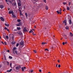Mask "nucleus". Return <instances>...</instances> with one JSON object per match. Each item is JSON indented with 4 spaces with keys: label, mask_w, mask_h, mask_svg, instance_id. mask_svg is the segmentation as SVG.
<instances>
[{
    "label": "nucleus",
    "mask_w": 73,
    "mask_h": 73,
    "mask_svg": "<svg viewBox=\"0 0 73 73\" xmlns=\"http://www.w3.org/2000/svg\"><path fill=\"white\" fill-rule=\"evenodd\" d=\"M17 26L19 27V26H20V25L19 24H17Z\"/></svg>",
    "instance_id": "obj_37"
},
{
    "label": "nucleus",
    "mask_w": 73,
    "mask_h": 73,
    "mask_svg": "<svg viewBox=\"0 0 73 73\" xmlns=\"http://www.w3.org/2000/svg\"><path fill=\"white\" fill-rule=\"evenodd\" d=\"M39 71L40 72H42L41 70H39Z\"/></svg>",
    "instance_id": "obj_47"
},
{
    "label": "nucleus",
    "mask_w": 73,
    "mask_h": 73,
    "mask_svg": "<svg viewBox=\"0 0 73 73\" xmlns=\"http://www.w3.org/2000/svg\"><path fill=\"white\" fill-rule=\"evenodd\" d=\"M0 8L1 9H3L4 8V6L2 5H0Z\"/></svg>",
    "instance_id": "obj_16"
},
{
    "label": "nucleus",
    "mask_w": 73,
    "mask_h": 73,
    "mask_svg": "<svg viewBox=\"0 0 73 73\" xmlns=\"http://www.w3.org/2000/svg\"><path fill=\"white\" fill-rule=\"evenodd\" d=\"M15 44V41L12 42V45H13V44Z\"/></svg>",
    "instance_id": "obj_21"
},
{
    "label": "nucleus",
    "mask_w": 73,
    "mask_h": 73,
    "mask_svg": "<svg viewBox=\"0 0 73 73\" xmlns=\"http://www.w3.org/2000/svg\"><path fill=\"white\" fill-rule=\"evenodd\" d=\"M18 3V7L20 9H21V1H19V2L17 1Z\"/></svg>",
    "instance_id": "obj_1"
},
{
    "label": "nucleus",
    "mask_w": 73,
    "mask_h": 73,
    "mask_svg": "<svg viewBox=\"0 0 73 73\" xmlns=\"http://www.w3.org/2000/svg\"><path fill=\"white\" fill-rule=\"evenodd\" d=\"M9 52H10L9 50H7V52H8L9 53Z\"/></svg>",
    "instance_id": "obj_49"
},
{
    "label": "nucleus",
    "mask_w": 73,
    "mask_h": 73,
    "mask_svg": "<svg viewBox=\"0 0 73 73\" xmlns=\"http://www.w3.org/2000/svg\"><path fill=\"white\" fill-rule=\"evenodd\" d=\"M60 12H61V9H60V10H59Z\"/></svg>",
    "instance_id": "obj_60"
},
{
    "label": "nucleus",
    "mask_w": 73,
    "mask_h": 73,
    "mask_svg": "<svg viewBox=\"0 0 73 73\" xmlns=\"http://www.w3.org/2000/svg\"><path fill=\"white\" fill-rule=\"evenodd\" d=\"M24 69H26V67H22V70L23 71V72H24Z\"/></svg>",
    "instance_id": "obj_7"
},
{
    "label": "nucleus",
    "mask_w": 73,
    "mask_h": 73,
    "mask_svg": "<svg viewBox=\"0 0 73 73\" xmlns=\"http://www.w3.org/2000/svg\"><path fill=\"white\" fill-rule=\"evenodd\" d=\"M9 14H12V15H13V11H12L11 10H10L9 11Z\"/></svg>",
    "instance_id": "obj_4"
},
{
    "label": "nucleus",
    "mask_w": 73,
    "mask_h": 73,
    "mask_svg": "<svg viewBox=\"0 0 73 73\" xmlns=\"http://www.w3.org/2000/svg\"><path fill=\"white\" fill-rule=\"evenodd\" d=\"M17 29L18 30H20V29H21V28L20 27H17Z\"/></svg>",
    "instance_id": "obj_20"
},
{
    "label": "nucleus",
    "mask_w": 73,
    "mask_h": 73,
    "mask_svg": "<svg viewBox=\"0 0 73 73\" xmlns=\"http://www.w3.org/2000/svg\"><path fill=\"white\" fill-rule=\"evenodd\" d=\"M34 52H35V53H36V50H34Z\"/></svg>",
    "instance_id": "obj_48"
},
{
    "label": "nucleus",
    "mask_w": 73,
    "mask_h": 73,
    "mask_svg": "<svg viewBox=\"0 0 73 73\" xmlns=\"http://www.w3.org/2000/svg\"><path fill=\"white\" fill-rule=\"evenodd\" d=\"M63 23H64L65 24V25H66L67 24H66V20H64L63 21Z\"/></svg>",
    "instance_id": "obj_11"
},
{
    "label": "nucleus",
    "mask_w": 73,
    "mask_h": 73,
    "mask_svg": "<svg viewBox=\"0 0 73 73\" xmlns=\"http://www.w3.org/2000/svg\"><path fill=\"white\" fill-rule=\"evenodd\" d=\"M17 0V1H18V2L20 1V0Z\"/></svg>",
    "instance_id": "obj_53"
},
{
    "label": "nucleus",
    "mask_w": 73,
    "mask_h": 73,
    "mask_svg": "<svg viewBox=\"0 0 73 73\" xmlns=\"http://www.w3.org/2000/svg\"><path fill=\"white\" fill-rule=\"evenodd\" d=\"M70 36H73V34L71 33H70Z\"/></svg>",
    "instance_id": "obj_26"
},
{
    "label": "nucleus",
    "mask_w": 73,
    "mask_h": 73,
    "mask_svg": "<svg viewBox=\"0 0 73 73\" xmlns=\"http://www.w3.org/2000/svg\"><path fill=\"white\" fill-rule=\"evenodd\" d=\"M63 4L64 5H65V4H66V3L64 2L63 3Z\"/></svg>",
    "instance_id": "obj_38"
},
{
    "label": "nucleus",
    "mask_w": 73,
    "mask_h": 73,
    "mask_svg": "<svg viewBox=\"0 0 73 73\" xmlns=\"http://www.w3.org/2000/svg\"><path fill=\"white\" fill-rule=\"evenodd\" d=\"M47 29V27H45L43 28V30H44L45 31Z\"/></svg>",
    "instance_id": "obj_15"
},
{
    "label": "nucleus",
    "mask_w": 73,
    "mask_h": 73,
    "mask_svg": "<svg viewBox=\"0 0 73 73\" xmlns=\"http://www.w3.org/2000/svg\"><path fill=\"white\" fill-rule=\"evenodd\" d=\"M5 26H6V27H9V24H7L6 23L5 24Z\"/></svg>",
    "instance_id": "obj_25"
},
{
    "label": "nucleus",
    "mask_w": 73,
    "mask_h": 73,
    "mask_svg": "<svg viewBox=\"0 0 73 73\" xmlns=\"http://www.w3.org/2000/svg\"><path fill=\"white\" fill-rule=\"evenodd\" d=\"M29 32L30 33H32L33 32V31H32V30H31L30 31H29Z\"/></svg>",
    "instance_id": "obj_31"
},
{
    "label": "nucleus",
    "mask_w": 73,
    "mask_h": 73,
    "mask_svg": "<svg viewBox=\"0 0 73 73\" xmlns=\"http://www.w3.org/2000/svg\"><path fill=\"white\" fill-rule=\"evenodd\" d=\"M5 45H7V44H6V42H5Z\"/></svg>",
    "instance_id": "obj_58"
},
{
    "label": "nucleus",
    "mask_w": 73,
    "mask_h": 73,
    "mask_svg": "<svg viewBox=\"0 0 73 73\" xmlns=\"http://www.w3.org/2000/svg\"><path fill=\"white\" fill-rule=\"evenodd\" d=\"M69 23L70 24H72V21H71V20L70 19L69 20Z\"/></svg>",
    "instance_id": "obj_17"
},
{
    "label": "nucleus",
    "mask_w": 73,
    "mask_h": 73,
    "mask_svg": "<svg viewBox=\"0 0 73 73\" xmlns=\"http://www.w3.org/2000/svg\"><path fill=\"white\" fill-rule=\"evenodd\" d=\"M67 10H69V7H67Z\"/></svg>",
    "instance_id": "obj_33"
},
{
    "label": "nucleus",
    "mask_w": 73,
    "mask_h": 73,
    "mask_svg": "<svg viewBox=\"0 0 73 73\" xmlns=\"http://www.w3.org/2000/svg\"><path fill=\"white\" fill-rule=\"evenodd\" d=\"M25 15H26V17H27L28 15L27 14V13H25Z\"/></svg>",
    "instance_id": "obj_30"
},
{
    "label": "nucleus",
    "mask_w": 73,
    "mask_h": 73,
    "mask_svg": "<svg viewBox=\"0 0 73 73\" xmlns=\"http://www.w3.org/2000/svg\"><path fill=\"white\" fill-rule=\"evenodd\" d=\"M28 32V30L26 29L25 28H24L23 29V32Z\"/></svg>",
    "instance_id": "obj_6"
},
{
    "label": "nucleus",
    "mask_w": 73,
    "mask_h": 73,
    "mask_svg": "<svg viewBox=\"0 0 73 73\" xmlns=\"http://www.w3.org/2000/svg\"><path fill=\"white\" fill-rule=\"evenodd\" d=\"M12 15L13 17H15L16 16H15V15H13V14H12Z\"/></svg>",
    "instance_id": "obj_27"
},
{
    "label": "nucleus",
    "mask_w": 73,
    "mask_h": 73,
    "mask_svg": "<svg viewBox=\"0 0 73 73\" xmlns=\"http://www.w3.org/2000/svg\"><path fill=\"white\" fill-rule=\"evenodd\" d=\"M65 28L66 29L69 30V27L68 26H66L65 27Z\"/></svg>",
    "instance_id": "obj_10"
},
{
    "label": "nucleus",
    "mask_w": 73,
    "mask_h": 73,
    "mask_svg": "<svg viewBox=\"0 0 73 73\" xmlns=\"http://www.w3.org/2000/svg\"><path fill=\"white\" fill-rule=\"evenodd\" d=\"M9 58L10 59H12V57L11 56H9Z\"/></svg>",
    "instance_id": "obj_22"
},
{
    "label": "nucleus",
    "mask_w": 73,
    "mask_h": 73,
    "mask_svg": "<svg viewBox=\"0 0 73 73\" xmlns=\"http://www.w3.org/2000/svg\"><path fill=\"white\" fill-rule=\"evenodd\" d=\"M12 70V69H10L9 70H8L7 71V72H11V71Z\"/></svg>",
    "instance_id": "obj_18"
},
{
    "label": "nucleus",
    "mask_w": 73,
    "mask_h": 73,
    "mask_svg": "<svg viewBox=\"0 0 73 73\" xmlns=\"http://www.w3.org/2000/svg\"><path fill=\"white\" fill-rule=\"evenodd\" d=\"M45 9L46 10H48V6H46Z\"/></svg>",
    "instance_id": "obj_19"
},
{
    "label": "nucleus",
    "mask_w": 73,
    "mask_h": 73,
    "mask_svg": "<svg viewBox=\"0 0 73 73\" xmlns=\"http://www.w3.org/2000/svg\"><path fill=\"white\" fill-rule=\"evenodd\" d=\"M71 4V3H70V2H69V3H68V4H69V5H70Z\"/></svg>",
    "instance_id": "obj_50"
},
{
    "label": "nucleus",
    "mask_w": 73,
    "mask_h": 73,
    "mask_svg": "<svg viewBox=\"0 0 73 73\" xmlns=\"http://www.w3.org/2000/svg\"><path fill=\"white\" fill-rule=\"evenodd\" d=\"M17 33L19 35H23V33L20 31H18Z\"/></svg>",
    "instance_id": "obj_5"
},
{
    "label": "nucleus",
    "mask_w": 73,
    "mask_h": 73,
    "mask_svg": "<svg viewBox=\"0 0 73 73\" xmlns=\"http://www.w3.org/2000/svg\"><path fill=\"white\" fill-rule=\"evenodd\" d=\"M19 24L20 25H21V23H19Z\"/></svg>",
    "instance_id": "obj_41"
},
{
    "label": "nucleus",
    "mask_w": 73,
    "mask_h": 73,
    "mask_svg": "<svg viewBox=\"0 0 73 73\" xmlns=\"http://www.w3.org/2000/svg\"><path fill=\"white\" fill-rule=\"evenodd\" d=\"M8 10L9 11V9H8Z\"/></svg>",
    "instance_id": "obj_64"
},
{
    "label": "nucleus",
    "mask_w": 73,
    "mask_h": 73,
    "mask_svg": "<svg viewBox=\"0 0 73 73\" xmlns=\"http://www.w3.org/2000/svg\"><path fill=\"white\" fill-rule=\"evenodd\" d=\"M33 35L34 36H35V35H36V34H34V33H33Z\"/></svg>",
    "instance_id": "obj_43"
},
{
    "label": "nucleus",
    "mask_w": 73,
    "mask_h": 73,
    "mask_svg": "<svg viewBox=\"0 0 73 73\" xmlns=\"http://www.w3.org/2000/svg\"><path fill=\"white\" fill-rule=\"evenodd\" d=\"M46 0H43V1L44 3H46Z\"/></svg>",
    "instance_id": "obj_34"
},
{
    "label": "nucleus",
    "mask_w": 73,
    "mask_h": 73,
    "mask_svg": "<svg viewBox=\"0 0 73 73\" xmlns=\"http://www.w3.org/2000/svg\"><path fill=\"white\" fill-rule=\"evenodd\" d=\"M1 20L3 21H4V18L3 17H1L0 18Z\"/></svg>",
    "instance_id": "obj_13"
},
{
    "label": "nucleus",
    "mask_w": 73,
    "mask_h": 73,
    "mask_svg": "<svg viewBox=\"0 0 73 73\" xmlns=\"http://www.w3.org/2000/svg\"><path fill=\"white\" fill-rule=\"evenodd\" d=\"M35 28H36V26H35L34 27Z\"/></svg>",
    "instance_id": "obj_63"
},
{
    "label": "nucleus",
    "mask_w": 73,
    "mask_h": 73,
    "mask_svg": "<svg viewBox=\"0 0 73 73\" xmlns=\"http://www.w3.org/2000/svg\"><path fill=\"white\" fill-rule=\"evenodd\" d=\"M62 44H63V45H65V42H62Z\"/></svg>",
    "instance_id": "obj_46"
},
{
    "label": "nucleus",
    "mask_w": 73,
    "mask_h": 73,
    "mask_svg": "<svg viewBox=\"0 0 73 73\" xmlns=\"http://www.w3.org/2000/svg\"><path fill=\"white\" fill-rule=\"evenodd\" d=\"M65 9H64L63 10V11H64H64H65Z\"/></svg>",
    "instance_id": "obj_52"
},
{
    "label": "nucleus",
    "mask_w": 73,
    "mask_h": 73,
    "mask_svg": "<svg viewBox=\"0 0 73 73\" xmlns=\"http://www.w3.org/2000/svg\"><path fill=\"white\" fill-rule=\"evenodd\" d=\"M5 0L6 2H7L8 1V0Z\"/></svg>",
    "instance_id": "obj_55"
},
{
    "label": "nucleus",
    "mask_w": 73,
    "mask_h": 73,
    "mask_svg": "<svg viewBox=\"0 0 73 73\" xmlns=\"http://www.w3.org/2000/svg\"><path fill=\"white\" fill-rule=\"evenodd\" d=\"M9 37L11 38V40H13V35L12 34H9Z\"/></svg>",
    "instance_id": "obj_3"
},
{
    "label": "nucleus",
    "mask_w": 73,
    "mask_h": 73,
    "mask_svg": "<svg viewBox=\"0 0 73 73\" xmlns=\"http://www.w3.org/2000/svg\"><path fill=\"white\" fill-rule=\"evenodd\" d=\"M24 42L23 41H21L20 42V44L21 45H24Z\"/></svg>",
    "instance_id": "obj_8"
},
{
    "label": "nucleus",
    "mask_w": 73,
    "mask_h": 73,
    "mask_svg": "<svg viewBox=\"0 0 73 73\" xmlns=\"http://www.w3.org/2000/svg\"><path fill=\"white\" fill-rule=\"evenodd\" d=\"M6 38L7 39H8V36H6Z\"/></svg>",
    "instance_id": "obj_36"
},
{
    "label": "nucleus",
    "mask_w": 73,
    "mask_h": 73,
    "mask_svg": "<svg viewBox=\"0 0 73 73\" xmlns=\"http://www.w3.org/2000/svg\"><path fill=\"white\" fill-rule=\"evenodd\" d=\"M35 1H37V0H34Z\"/></svg>",
    "instance_id": "obj_57"
},
{
    "label": "nucleus",
    "mask_w": 73,
    "mask_h": 73,
    "mask_svg": "<svg viewBox=\"0 0 73 73\" xmlns=\"http://www.w3.org/2000/svg\"><path fill=\"white\" fill-rule=\"evenodd\" d=\"M67 41H66L65 42H64V43H65V44H67Z\"/></svg>",
    "instance_id": "obj_45"
},
{
    "label": "nucleus",
    "mask_w": 73,
    "mask_h": 73,
    "mask_svg": "<svg viewBox=\"0 0 73 73\" xmlns=\"http://www.w3.org/2000/svg\"><path fill=\"white\" fill-rule=\"evenodd\" d=\"M19 11L20 12V16H23V14L21 13V10L20 9H19Z\"/></svg>",
    "instance_id": "obj_9"
},
{
    "label": "nucleus",
    "mask_w": 73,
    "mask_h": 73,
    "mask_svg": "<svg viewBox=\"0 0 73 73\" xmlns=\"http://www.w3.org/2000/svg\"><path fill=\"white\" fill-rule=\"evenodd\" d=\"M7 27H5V30H7Z\"/></svg>",
    "instance_id": "obj_42"
},
{
    "label": "nucleus",
    "mask_w": 73,
    "mask_h": 73,
    "mask_svg": "<svg viewBox=\"0 0 73 73\" xmlns=\"http://www.w3.org/2000/svg\"><path fill=\"white\" fill-rule=\"evenodd\" d=\"M7 63H8V65H9V62H7Z\"/></svg>",
    "instance_id": "obj_59"
},
{
    "label": "nucleus",
    "mask_w": 73,
    "mask_h": 73,
    "mask_svg": "<svg viewBox=\"0 0 73 73\" xmlns=\"http://www.w3.org/2000/svg\"><path fill=\"white\" fill-rule=\"evenodd\" d=\"M16 49V47H14L13 49V52L14 53H14V52H15V50Z\"/></svg>",
    "instance_id": "obj_12"
},
{
    "label": "nucleus",
    "mask_w": 73,
    "mask_h": 73,
    "mask_svg": "<svg viewBox=\"0 0 73 73\" xmlns=\"http://www.w3.org/2000/svg\"><path fill=\"white\" fill-rule=\"evenodd\" d=\"M10 66H11V68H12V63H10Z\"/></svg>",
    "instance_id": "obj_35"
},
{
    "label": "nucleus",
    "mask_w": 73,
    "mask_h": 73,
    "mask_svg": "<svg viewBox=\"0 0 73 73\" xmlns=\"http://www.w3.org/2000/svg\"><path fill=\"white\" fill-rule=\"evenodd\" d=\"M7 31H8V32H9V29H7Z\"/></svg>",
    "instance_id": "obj_39"
},
{
    "label": "nucleus",
    "mask_w": 73,
    "mask_h": 73,
    "mask_svg": "<svg viewBox=\"0 0 73 73\" xmlns=\"http://www.w3.org/2000/svg\"><path fill=\"white\" fill-rule=\"evenodd\" d=\"M58 68H60V67H61V65H58Z\"/></svg>",
    "instance_id": "obj_40"
},
{
    "label": "nucleus",
    "mask_w": 73,
    "mask_h": 73,
    "mask_svg": "<svg viewBox=\"0 0 73 73\" xmlns=\"http://www.w3.org/2000/svg\"><path fill=\"white\" fill-rule=\"evenodd\" d=\"M15 53L16 54H17V51H15Z\"/></svg>",
    "instance_id": "obj_32"
},
{
    "label": "nucleus",
    "mask_w": 73,
    "mask_h": 73,
    "mask_svg": "<svg viewBox=\"0 0 73 73\" xmlns=\"http://www.w3.org/2000/svg\"><path fill=\"white\" fill-rule=\"evenodd\" d=\"M17 21L18 23H19V22H20L21 21V20H20V19H18L17 20Z\"/></svg>",
    "instance_id": "obj_24"
},
{
    "label": "nucleus",
    "mask_w": 73,
    "mask_h": 73,
    "mask_svg": "<svg viewBox=\"0 0 73 73\" xmlns=\"http://www.w3.org/2000/svg\"><path fill=\"white\" fill-rule=\"evenodd\" d=\"M19 43H17L16 44V46L17 47V46H19Z\"/></svg>",
    "instance_id": "obj_29"
},
{
    "label": "nucleus",
    "mask_w": 73,
    "mask_h": 73,
    "mask_svg": "<svg viewBox=\"0 0 73 73\" xmlns=\"http://www.w3.org/2000/svg\"><path fill=\"white\" fill-rule=\"evenodd\" d=\"M56 12L58 14H60V15L61 14V12H59V11H56Z\"/></svg>",
    "instance_id": "obj_14"
},
{
    "label": "nucleus",
    "mask_w": 73,
    "mask_h": 73,
    "mask_svg": "<svg viewBox=\"0 0 73 73\" xmlns=\"http://www.w3.org/2000/svg\"><path fill=\"white\" fill-rule=\"evenodd\" d=\"M33 70H31V73H32V72H33Z\"/></svg>",
    "instance_id": "obj_54"
},
{
    "label": "nucleus",
    "mask_w": 73,
    "mask_h": 73,
    "mask_svg": "<svg viewBox=\"0 0 73 73\" xmlns=\"http://www.w3.org/2000/svg\"><path fill=\"white\" fill-rule=\"evenodd\" d=\"M1 65H0V68H1Z\"/></svg>",
    "instance_id": "obj_61"
},
{
    "label": "nucleus",
    "mask_w": 73,
    "mask_h": 73,
    "mask_svg": "<svg viewBox=\"0 0 73 73\" xmlns=\"http://www.w3.org/2000/svg\"><path fill=\"white\" fill-rule=\"evenodd\" d=\"M57 64H56V67H58V66H57Z\"/></svg>",
    "instance_id": "obj_56"
},
{
    "label": "nucleus",
    "mask_w": 73,
    "mask_h": 73,
    "mask_svg": "<svg viewBox=\"0 0 73 73\" xmlns=\"http://www.w3.org/2000/svg\"><path fill=\"white\" fill-rule=\"evenodd\" d=\"M45 50H47V51H48V49L47 48L45 49Z\"/></svg>",
    "instance_id": "obj_44"
},
{
    "label": "nucleus",
    "mask_w": 73,
    "mask_h": 73,
    "mask_svg": "<svg viewBox=\"0 0 73 73\" xmlns=\"http://www.w3.org/2000/svg\"><path fill=\"white\" fill-rule=\"evenodd\" d=\"M1 43H2V44H4V43H3V42H2Z\"/></svg>",
    "instance_id": "obj_62"
},
{
    "label": "nucleus",
    "mask_w": 73,
    "mask_h": 73,
    "mask_svg": "<svg viewBox=\"0 0 73 73\" xmlns=\"http://www.w3.org/2000/svg\"><path fill=\"white\" fill-rule=\"evenodd\" d=\"M12 5H13V6H16V3H15L14 5H13L12 4Z\"/></svg>",
    "instance_id": "obj_28"
},
{
    "label": "nucleus",
    "mask_w": 73,
    "mask_h": 73,
    "mask_svg": "<svg viewBox=\"0 0 73 73\" xmlns=\"http://www.w3.org/2000/svg\"><path fill=\"white\" fill-rule=\"evenodd\" d=\"M45 44H47V43H45V42H42V45H45Z\"/></svg>",
    "instance_id": "obj_23"
},
{
    "label": "nucleus",
    "mask_w": 73,
    "mask_h": 73,
    "mask_svg": "<svg viewBox=\"0 0 73 73\" xmlns=\"http://www.w3.org/2000/svg\"><path fill=\"white\" fill-rule=\"evenodd\" d=\"M15 66H16V70H19L20 69V68H21L20 66L15 65Z\"/></svg>",
    "instance_id": "obj_2"
},
{
    "label": "nucleus",
    "mask_w": 73,
    "mask_h": 73,
    "mask_svg": "<svg viewBox=\"0 0 73 73\" xmlns=\"http://www.w3.org/2000/svg\"><path fill=\"white\" fill-rule=\"evenodd\" d=\"M58 63H59V62H60V60H58Z\"/></svg>",
    "instance_id": "obj_51"
}]
</instances>
